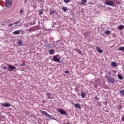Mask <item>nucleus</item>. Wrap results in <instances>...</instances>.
Listing matches in <instances>:
<instances>
[{"label":"nucleus","instance_id":"nucleus-35","mask_svg":"<svg viewBox=\"0 0 124 124\" xmlns=\"http://www.w3.org/2000/svg\"><path fill=\"white\" fill-rule=\"evenodd\" d=\"M24 3H28V0H25Z\"/></svg>","mask_w":124,"mask_h":124},{"label":"nucleus","instance_id":"nucleus-8","mask_svg":"<svg viewBox=\"0 0 124 124\" xmlns=\"http://www.w3.org/2000/svg\"><path fill=\"white\" fill-rule=\"evenodd\" d=\"M80 95L82 98H85L86 97V95H87V94L85 92H84V91H82Z\"/></svg>","mask_w":124,"mask_h":124},{"label":"nucleus","instance_id":"nucleus-39","mask_svg":"<svg viewBox=\"0 0 124 124\" xmlns=\"http://www.w3.org/2000/svg\"><path fill=\"white\" fill-rule=\"evenodd\" d=\"M15 26H17V25H16Z\"/></svg>","mask_w":124,"mask_h":124},{"label":"nucleus","instance_id":"nucleus-21","mask_svg":"<svg viewBox=\"0 0 124 124\" xmlns=\"http://www.w3.org/2000/svg\"><path fill=\"white\" fill-rule=\"evenodd\" d=\"M118 28L119 29V30H123V29H124V25H120L118 27Z\"/></svg>","mask_w":124,"mask_h":124},{"label":"nucleus","instance_id":"nucleus-36","mask_svg":"<svg viewBox=\"0 0 124 124\" xmlns=\"http://www.w3.org/2000/svg\"><path fill=\"white\" fill-rule=\"evenodd\" d=\"M78 53L80 54V53H81L82 52L81 51V50H79V51H78Z\"/></svg>","mask_w":124,"mask_h":124},{"label":"nucleus","instance_id":"nucleus-25","mask_svg":"<svg viewBox=\"0 0 124 124\" xmlns=\"http://www.w3.org/2000/svg\"><path fill=\"white\" fill-rule=\"evenodd\" d=\"M55 12H56V11H51L50 12V15H53V14H54V13H55Z\"/></svg>","mask_w":124,"mask_h":124},{"label":"nucleus","instance_id":"nucleus-28","mask_svg":"<svg viewBox=\"0 0 124 124\" xmlns=\"http://www.w3.org/2000/svg\"><path fill=\"white\" fill-rule=\"evenodd\" d=\"M19 23H20V20L16 21V23H15L14 24V25H16V24H19Z\"/></svg>","mask_w":124,"mask_h":124},{"label":"nucleus","instance_id":"nucleus-16","mask_svg":"<svg viewBox=\"0 0 124 124\" xmlns=\"http://www.w3.org/2000/svg\"><path fill=\"white\" fill-rule=\"evenodd\" d=\"M89 32H86L85 33H83V35L85 36V37H88V36H89Z\"/></svg>","mask_w":124,"mask_h":124},{"label":"nucleus","instance_id":"nucleus-29","mask_svg":"<svg viewBox=\"0 0 124 124\" xmlns=\"http://www.w3.org/2000/svg\"><path fill=\"white\" fill-rule=\"evenodd\" d=\"M3 69H4V70H6L7 69V67L6 66H3Z\"/></svg>","mask_w":124,"mask_h":124},{"label":"nucleus","instance_id":"nucleus-33","mask_svg":"<svg viewBox=\"0 0 124 124\" xmlns=\"http://www.w3.org/2000/svg\"><path fill=\"white\" fill-rule=\"evenodd\" d=\"M19 12L20 13H24V11L23 10H20Z\"/></svg>","mask_w":124,"mask_h":124},{"label":"nucleus","instance_id":"nucleus-19","mask_svg":"<svg viewBox=\"0 0 124 124\" xmlns=\"http://www.w3.org/2000/svg\"><path fill=\"white\" fill-rule=\"evenodd\" d=\"M18 45H22L23 44V41L22 40H18L17 43Z\"/></svg>","mask_w":124,"mask_h":124},{"label":"nucleus","instance_id":"nucleus-26","mask_svg":"<svg viewBox=\"0 0 124 124\" xmlns=\"http://www.w3.org/2000/svg\"><path fill=\"white\" fill-rule=\"evenodd\" d=\"M63 1L66 3H68V2H69L71 1V0H63Z\"/></svg>","mask_w":124,"mask_h":124},{"label":"nucleus","instance_id":"nucleus-10","mask_svg":"<svg viewBox=\"0 0 124 124\" xmlns=\"http://www.w3.org/2000/svg\"><path fill=\"white\" fill-rule=\"evenodd\" d=\"M75 107L78 109H81V105L79 103H76L74 105Z\"/></svg>","mask_w":124,"mask_h":124},{"label":"nucleus","instance_id":"nucleus-5","mask_svg":"<svg viewBox=\"0 0 124 124\" xmlns=\"http://www.w3.org/2000/svg\"><path fill=\"white\" fill-rule=\"evenodd\" d=\"M5 2L6 7H10L12 5V0H6Z\"/></svg>","mask_w":124,"mask_h":124},{"label":"nucleus","instance_id":"nucleus-32","mask_svg":"<svg viewBox=\"0 0 124 124\" xmlns=\"http://www.w3.org/2000/svg\"><path fill=\"white\" fill-rule=\"evenodd\" d=\"M121 120H122V122L124 121V116L122 117Z\"/></svg>","mask_w":124,"mask_h":124},{"label":"nucleus","instance_id":"nucleus-20","mask_svg":"<svg viewBox=\"0 0 124 124\" xmlns=\"http://www.w3.org/2000/svg\"><path fill=\"white\" fill-rule=\"evenodd\" d=\"M82 2H81V4H85V3H87V0H81Z\"/></svg>","mask_w":124,"mask_h":124},{"label":"nucleus","instance_id":"nucleus-22","mask_svg":"<svg viewBox=\"0 0 124 124\" xmlns=\"http://www.w3.org/2000/svg\"><path fill=\"white\" fill-rule=\"evenodd\" d=\"M111 32L109 30H107L105 31V34H106V35H108V34H109V33H110Z\"/></svg>","mask_w":124,"mask_h":124},{"label":"nucleus","instance_id":"nucleus-1","mask_svg":"<svg viewBox=\"0 0 124 124\" xmlns=\"http://www.w3.org/2000/svg\"><path fill=\"white\" fill-rule=\"evenodd\" d=\"M40 112L42 114H43V115H45L46 117H47V118L51 119V120H55V117L53 116V115H50L46 111L40 110Z\"/></svg>","mask_w":124,"mask_h":124},{"label":"nucleus","instance_id":"nucleus-15","mask_svg":"<svg viewBox=\"0 0 124 124\" xmlns=\"http://www.w3.org/2000/svg\"><path fill=\"white\" fill-rule=\"evenodd\" d=\"M62 10H63V11H64V12H66V11H67V10H68L67 9V7H63L62 8Z\"/></svg>","mask_w":124,"mask_h":124},{"label":"nucleus","instance_id":"nucleus-37","mask_svg":"<svg viewBox=\"0 0 124 124\" xmlns=\"http://www.w3.org/2000/svg\"><path fill=\"white\" fill-rule=\"evenodd\" d=\"M108 75H110V74H111V72H108Z\"/></svg>","mask_w":124,"mask_h":124},{"label":"nucleus","instance_id":"nucleus-9","mask_svg":"<svg viewBox=\"0 0 124 124\" xmlns=\"http://www.w3.org/2000/svg\"><path fill=\"white\" fill-rule=\"evenodd\" d=\"M2 106L4 107H10V106H11V104L8 103H5L3 104Z\"/></svg>","mask_w":124,"mask_h":124},{"label":"nucleus","instance_id":"nucleus-30","mask_svg":"<svg viewBox=\"0 0 124 124\" xmlns=\"http://www.w3.org/2000/svg\"><path fill=\"white\" fill-rule=\"evenodd\" d=\"M13 25H14V24L11 23V24H8V26L9 27H12V26H13Z\"/></svg>","mask_w":124,"mask_h":124},{"label":"nucleus","instance_id":"nucleus-31","mask_svg":"<svg viewBox=\"0 0 124 124\" xmlns=\"http://www.w3.org/2000/svg\"><path fill=\"white\" fill-rule=\"evenodd\" d=\"M64 73H69V71L68 70H66L65 72Z\"/></svg>","mask_w":124,"mask_h":124},{"label":"nucleus","instance_id":"nucleus-23","mask_svg":"<svg viewBox=\"0 0 124 124\" xmlns=\"http://www.w3.org/2000/svg\"><path fill=\"white\" fill-rule=\"evenodd\" d=\"M120 93L122 95L124 96V90H122L120 91Z\"/></svg>","mask_w":124,"mask_h":124},{"label":"nucleus","instance_id":"nucleus-11","mask_svg":"<svg viewBox=\"0 0 124 124\" xmlns=\"http://www.w3.org/2000/svg\"><path fill=\"white\" fill-rule=\"evenodd\" d=\"M96 49L99 53H102L103 52V50L98 46H96Z\"/></svg>","mask_w":124,"mask_h":124},{"label":"nucleus","instance_id":"nucleus-7","mask_svg":"<svg viewBox=\"0 0 124 124\" xmlns=\"http://www.w3.org/2000/svg\"><path fill=\"white\" fill-rule=\"evenodd\" d=\"M58 112H59V113H60V114H62V115H65V114H66V111L62 109H59Z\"/></svg>","mask_w":124,"mask_h":124},{"label":"nucleus","instance_id":"nucleus-13","mask_svg":"<svg viewBox=\"0 0 124 124\" xmlns=\"http://www.w3.org/2000/svg\"><path fill=\"white\" fill-rule=\"evenodd\" d=\"M20 32H21L20 30L14 31L13 33V34H20Z\"/></svg>","mask_w":124,"mask_h":124},{"label":"nucleus","instance_id":"nucleus-6","mask_svg":"<svg viewBox=\"0 0 124 124\" xmlns=\"http://www.w3.org/2000/svg\"><path fill=\"white\" fill-rule=\"evenodd\" d=\"M15 68H16V67L12 65H9L8 66V69L9 71H13Z\"/></svg>","mask_w":124,"mask_h":124},{"label":"nucleus","instance_id":"nucleus-12","mask_svg":"<svg viewBox=\"0 0 124 124\" xmlns=\"http://www.w3.org/2000/svg\"><path fill=\"white\" fill-rule=\"evenodd\" d=\"M46 95L48 99H51V98H52V94L49 92L46 93Z\"/></svg>","mask_w":124,"mask_h":124},{"label":"nucleus","instance_id":"nucleus-4","mask_svg":"<svg viewBox=\"0 0 124 124\" xmlns=\"http://www.w3.org/2000/svg\"><path fill=\"white\" fill-rule=\"evenodd\" d=\"M105 77L107 80H108V82L109 83H111V84H114V83H115V80L112 78H110V77L106 76Z\"/></svg>","mask_w":124,"mask_h":124},{"label":"nucleus","instance_id":"nucleus-3","mask_svg":"<svg viewBox=\"0 0 124 124\" xmlns=\"http://www.w3.org/2000/svg\"><path fill=\"white\" fill-rule=\"evenodd\" d=\"M105 4H106V5H109V6H114V2L110 0H106L105 1Z\"/></svg>","mask_w":124,"mask_h":124},{"label":"nucleus","instance_id":"nucleus-14","mask_svg":"<svg viewBox=\"0 0 124 124\" xmlns=\"http://www.w3.org/2000/svg\"><path fill=\"white\" fill-rule=\"evenodd\" d=\"M49 53L50 54V55H53L54 53H55V49L49 50Z\"/></svg>","mask_w":124,"mask_h":124},{"label":"nucleus","instance_id":"nucleus-27","mask_svg":"<svg viewBox=\"0 0 124 124\" xmlns=\"http://www.w3.org/2000/svg\"><path fill=\"white\" fill-rule=\"evenodd\" d=\"M39 12L40 15H42V14H43V11L42 10H39Z\"/></svg>","mask_w":124,"mask_h":124},{"label":"nucleus","instance_id":"nucleus-2","mask_svg":"<svg viewBox=\"0 0 124 124\" xmlns=\"http://www.w3.org/2000/svg\"><path fill=\"white\" fill-rule=\"evenodd\" d=\"M61 57L59 55H56L53 57V62H61Z\"/></svg>","mask_w":124,"mask_h":124},{"label":"nucleus","instance_id":"nucleus-24","mask_svg":"<svg viewBox=\"0 0 124 124\" xmlns=\"http://www.w3.org/2000/svg\"><path fill=\"white\" fill-rule=\"evenodd\" d=\"M119 50H120V51H124V46L120 47Z\"/></svg>","mask_w":124,"mask_h":124},{"label":"nucleus","instance_id":"nucleus-34","mask_svg":"<svg viewBox=\"0 0 124 124\" xmlns=\"http://www.w3.org/2000/svg\"><path fill=\"white\" fill-rule=\"evenodd\" d=\"M21 66H25V63H22V64H20Z\"/></svg>","mask_w":124,"mask_h":124},{"label":"nucleus","instance_id":"nucleus-17","mask_svg":"<svg viewBox=\"0 0 124 124\" xmlns=\"http://www.w3.org/2000/svg\"><path fill=\"white\" fill-rule=\"evenodd\" d=\"M111 66H113L114 67H116L117 66V63L115 62H111Z\"/></svg>","mask_w":124,"mask_h":124},{"label":"nucleus","instance_id":"nucleus-18","mask_svg":"<svg viewBox=\"0 0 124 124\" xmlns=\"http://www.w3.org/2000/svg\"><path fill=\"white\" fill-rule=\"evenodd\" d=\"M118 78L120 80H123V79H124V78H123V76H122V75H118Z\"/></svg>","mask_w":124,"mask_h":124},{"label":"nucleus","instance_id":"nucleus-38","mask_svg":"<svg viewBox=\"0 0 124 124\" xmlns=\"http://www.w3.org/2000/svg\"><path fill=\"white\" fill-rule=\"evenodd\" d=\"M66 124H70V123H67Z\"/></svg>","mask_w":124,"mask_h":124}]
</instances>
